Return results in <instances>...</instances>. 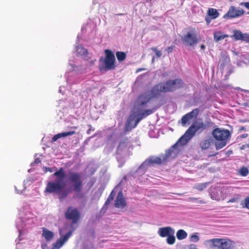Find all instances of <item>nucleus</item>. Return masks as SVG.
<instances>
[{
  "mask_svg": "<svg viewBox=\"0 0 249 249\" xmlns=\"http://www.w3.org/2000/svg\"><path fill=\"white\" fill-rule=\"evenodd\" d=\"M53 176L56 177L55 180L48 182L46 185L45 192L49 194H56L60 200L66 199L70 193V191L64 189L66 183L64 179L66 174L63 167L56 171Z\"/></svg>",
  "mask_w": 249,
  "mask_h": 249,
  "instance_id": "nucleus-1",
  "label": "nucleus"
},
{
  "mask_svg": "<svg viewBox=\"0 0 249 249\" xmlns=\"http://www.w3.org/2000/svg\"><path fill=\"white\" fill-rule=\"evenodd\" d=\"M183 85V81L180 79L161 82L153 87L151 90V94L153 97H156L160 95L162 92H172L182 87Z\"/></svg>",
  "mask_w": 249,
  "mask_h": 249,
  "instance_id": "nucleus-2",
  "label": "nucleus"
},
{
  "mask_svg": "<svg viewBox=\"0 0 249 249\" xmlns=\"http://www.w3.org/2000/svg\"><path fill=\"white\" fill-rule=\"evenodd\" d=\"M206 128L204 123L202 122H195L188 128L185 134L178 141L177 143H181L182 144L187 143L192 139L196 132L201 133Z\"/></svg>",
  "mask_w": 249,
  "mask_h": 249,
  "instance_id": "nucleus-3",
  "label": "nucleus"
},
{
  "mask_svg": "<svg viewBox=\"0 0 249 249\" xmlns=\"http://www.w3.org/2000/svg\"><path fill=\"white\" fill-rule=\"evenodd\" d=\"M212 135L215 140V148L217 150L225 147L231 136L230 131L227 129L216 128L212 131Z\"/></svg>",
  "mask_w": 249,
  "mask_h": 249,
  "instance_id": "nucleus-4",
  "label": "nucleus"
},
{
  "mask_svg": "<svg viewBox=\"0 0 249 249\" xmlns=\"http://www.w3.org/2000/svg\"><path fill=\"white\" fill-rule=\"evenodd\" d=\"M209 249H231L233 242L229 238H213L205 241Z\"/></svg>",
  "mask_w": 249,
  "mask_h": 249,
  "instance_id": "nucleus-5",
  "label": "nucleus"
},
{
  "mask_svg": "<svg viewBox=\"0 0 249 249\" xmlns=\"http://www.w3.org/2000/svg\"><path fill=\"white\" fill-rule=\"evenodd\" d=\"M105 57L103 58L101 57L99 59L100 62H104V66H100L99 69L100 71H109L115 69V57L113 53L110 50L106 49L105 51Z\"/></svg>",
  "mask_w": 249,
  "mask_h": 249,
  "instance_id": "nucleus-6",
  "label": "nucleus"
},
{
  "mask_svg": "<svg viewBox=\"0 0 249 249\" xmlns=\"http://www.w3.org/2000/svg\"><path fill=\"white\" fill-rule=\"evenodd\" d=\"M68 180L72 185L73 190L76 192H80L82 190L83 180L81 176L78 172L69 171Z\"/></svg>",
  "mask_w": 249,
  "mask_h": 249,
  "instance_id": "nucleus-7",
  "label": "nucleus"
},
{
  "mask_svg": "<svg viewBox=\"0 0 249 249\" xmlns=\"http://www.w3.org/2000/svg\"><path fill=\"white\" fill-rule=\"evenodd\" d=\"M177 143H176L168 149L166 151L165 154L162 156V158L157 157L149 159L148 160L149 163L150 164H160L162 162L166 161L169 157L172 156L173 154H177V152H175V149L177 148Z\"/></svg>",
  "mask_w": 249,
  "mask_h": 249,
  "instance_id": "nucleus-8",
  "label": "nucleus"
},
{
  "mask_svg": "<svg viewBox=\"0 0 249 249\" xmlns=\"http://www.w3.org/2000/svg\"><path fill=\"white\" fill-rule=\"evenodd\" d=\"M130 145V144L127 138H124L119 142L115 152V155L118 162L123 161L121 156L126 150H128Z\"/></svg>",
  "mask_w": 249,
  "mask_h": 249,
  "instance_id": "nucleus-9",
  "label": "nucleus"
},
{
  "mask_svg": "<svg viewBox=\"0 0 249 249\" xmlns=\"http://www.w3.org/2000/svg\"><path fill=\"white\" fill-rule=\"evenodd\" d=\"M65 217L66 219L71 220L72 224H75L80 219V213L76 208L70 206L65 213Z\"/></svg>",
  "mask_w": 249,
  "mask_h": 249,
  "instance_id": "nucleus-10",
  "label": "nucleus"
},
{
  "mask_svg": "<svg viewBox=\"0 0 249 249\" xmlns=\"http://www.w3.org/2000/svg\"><path fill=\"white\" fill-rule=\"evenodd\" d=\"M245 11L242 8H236L234 6L230 7L228 12L223 16V18L232 19L243 16Z\"/></svg>",
  "mask_w": 249,
  "mask_h": 249,
  "instance_id": "nucleus-11",
  "label": "nucleus"
},
{
  "mask_svg": "<svg viewBox=\"0 0 249 249\" xmlns=\"http://www.w3.org/2000/svg\"><path fill=\"white\" fill-rule=\"evenodd\" d=\"M182 42L186 45L192 46L196 44L198 39L196 35L194 32H189L186 35L182 37Z\"/></svg>",
  "mask_w": 249,
  "mask_h": 249,
  "instance_id": "nucleus-12",
  "label": "nucleus"
},
{
  "mask_svg": "<svg viewBox=\"0 0 249 249\" xmlns=\"http://www.w3.org/2000/svg\"><path fill=\"white\" fill-rule=\"evenodd\" d=\"M231 37L234 40H241L246 43H249V34L248 33H242L241 31L234 30L233 31V35Z\"/></svg>",
  "mask_w": 249,
  "mask_h": 249,
  "instance_id": "nucleus-13",
  "label": "nucleus"
},
{
  "mask_svg": "<svg viewBox=\"0 0 249 249\" xmlns=\"http://www.w3.org/2000/svg\"><path fill=\"white\" fill-rule=\"evenodd\" d=\"M72 233V231H70L64 236H60V237L53 244L51 249H59L69 239Z\"/></svg>",
  "mask_w": 249,
  "mask_h": 249,
  "instance_id": "nucleus-14",
  "label": "nucleus"
},
{
  "mask_svg": "<svg viewBox=\"0 0 249 249\" xmlns=\"http://www.w3.org/2000/svg\"><path fill=\"white\" fill-rule=\"evenodd\" d=\"M199 108L194 109L192 111L186 114L182 117L181 124L183 126L186 125L188 122L193 118H196L199 113Z\"/></svg>",
  "mask_w": 249,
  "mask_h": 249,
  "instance_id": "nucleus-15",
  "label": "nucleus"
},
{
  "mask_svg": "<svg viewBox=\"0 0 249 249\" xmlns=\"http://www.w3.org/2000/svg\"><path fill=\"white\" fill-rule=\"evenodd\" d=\"M115 207L117 208H124L126 205V202L122 192L120 191L117 195L114 203Z\"/></svg>",
  "mask_w": 249,
  "mask_h": 249,
  "instance_id": "nucleus-16",
  "label": "nucleus"
},
{
  "mask_svg": "<svg viewBox=\"0 0 249 249\" xmlns=\"http://www.w3.org/2000/svg\"><path fill=\"white\" fill-rule=\"evenodd\" d=\"M175 230L171 227H164L160 228L158 230V233L161 237H165L172 233Z\"/></svg>",
  "mask_w": 249,
  "mask_h": 249,
  "instance_id": "nucleus-17",
  "label": "nucleus"
},
{
  "mask_svg": "<svg viewBox=\"0 0 249 249\" xmlns=\"http://www.w3.org/2000/svg\"><path fill=\"white\" fill-rule=\"evenodd\" d=\"M153 112V111L152 109H147L144 110L142 113L138 115L135 120V122L134 123V126L132 127H135L139 122L142 120L143 118L146 117L147 116L151 114Z\"/></svg>",
  "mask_w": 249,
  "mask_h": 249,
  "instance_id": "nucleus-18",
  "label": "nucleus"
},
{
  "mask_svg": "<svg viewBox=\"0 0 249 249\" xmlns=\"http://www.w3.org/2000/svg\"><path fill=\"white\" fill-rule=\"evenodd\" d=\"M54 236V234L53 232L45 228H42V236L45 239L46 241H51L53 239Z\"/></svg>",
  "mask_w": 249,
  "mask_h": 249,
  "instance_id": "nucleus-19",
  "label": "nucleus"
},
{
  "mask_svg": "<svg viewBox=\"0 0 249 249\" xmlns=\"http://www.w3.org/2000/svg\"><path fill=\"white\" fill-rule=\"evenodd\" d=\"M136 119V116H134L133 115H130L129 116L125 125V130L126 131H130L132 129L134 128L132 127V126L134 125V123L133 124V122L134 121H135Z\"/></svg>",
  "mask_w": 249,
  "mask_h": 249,
  "instance_id": "nucleus-20",
  "label": "nucleus"
},
{
  "mask_svg": "<svg viewBox=\"0 0 249 249\" xmlns=\"http://www.w3.org/2000/svg\"><path fill=\"white\" fill-rule=\"evenodd\" d=\"M75 134V131H74L58 133V134L55 135L52 138V142H54L56 141L58 139H60L62 137H67L69 136H71V135H72Z\"/></svg>",
  "mask_w": 249,
  "mask_h": 249,
  "instance_id": "nucleus-21",
  "label": "nucleus"
},
{
  "mask_svg": "<svg viewBox=\"0 0 249 249\" xmlns=\"http://www.w3.org/2000/svg\"><path fill=\"white\" fill-rule=\"evenodd\" d=\"M213 142V140L211 137H209L202 141L200 143V146L202 149H208Z\"/></svg>",
  "mask_w": 249,
  "mask_h": 249,
  "instance_id": "nucleus-22",
  "label": "nucleus"
},
{
  "mask_svg": "<svg viewBox=\"0 0 249 249\" xmlns=\"http://www.w3.org/2000/svg\"><path fill=\"white\" fill-rule=\"evenodd\" d=\"M228 36V35L224 34L221 31H216L213 33L214 40L216 42H219Z\"/></svg>",
  "mask_w": 249,
  "mask_h": 249,
  "instance_id": "nucleus-23",
  "label": "nucleus"
},
{
  "mask_svg": "<svg viewBox=\"0 0 249 249\" xmlns=\"http://www.w3.org/2000/svg\"><path fill=\"white\" fill-rule=\"evenodd\" d=\"M148 101L149 99H147L146 96L143 94L140 95L137 100L138 105L142 107H144Z\"/></svg>",
  "mask_w": 249,
  "mask_h": 249,
  "instance_id": "nucleus-24",
  "label": "nucleus"
},
{
  "mask_svg": "<svg viewBox=\"0 0 249 249\" xmlns=\"http://www.w3.org/2000/svg\"><path fill=\"white\" fill-rule=\"evenodd\" d=\"M187 233L183 230L180 229L177 231V238L178 240H181L185 239L187 236Z\"/></svg>",
  "mask_w": 249,
  "mask_h": 249,
  "instance_id": "nucleus-25",
  "label": "nucleus"
},
{
  "mask_svg": "<svg viewBox=\"0 0 249 249\" xmlns=\"http://www.w3.org/2000/svg\"><path fill=\"white\" fill-rule=\"evenodd\" d=\"M208 14L212 17V19H215L219 16L218 11L214 8H210L208 10Z\"/></svg>",
  "mask_w": 249,
  "mask_h": 249,
  "instance_id": "nucleus-26",
  "label": "nucleus"
},
{
  "mask_svg": "<svg viewBox=\"0 0 249 249\" xmlns=\"http://www.w3.org/2000/svg\"><path fill=\"white\" fill-rule=\"evenodd\" d=\"M114 196H115V193L113 192V191H112L110 193V195H109V196L107 197L106 201H105V203L104 204V206L102 208V209H105V210H107V206L109 204L110 201H111L112 200H113Z\"/></svg>",
  "mask_w": 249,
  "mask_h": 249,
  "instance_id": "nucleus-27",
  "label": "nucleus"
},
{
  "mask_svg": "<svg viewBox=\"0 0 249 249\" xmlns=\"http://www.w3.org/2000/svg\"><path fill=\"white\" fill-rule=\"evenodd\" d=\"M76 52L78 55H85L88 54V50L81 45L76 47Z\"/></svg>",
  "mask_w": 249,
  "mask_h": 249,
  "instance_id": "nucleus-28",
  "label": "nucleus"
},
{
  "mask_svg": "<svg viewBox=\"0 0 249 249\" xmlns=\"http://www.w3.org/2000/svg\"><path fill=\"white\" fill-rule=\"evenodd\" d=\"M175 231L167 236L166 242L169 245H173L176 242V238L175 237Z\"/></svg>",
  "mask_w": 249,
  "mask_h": 249,
  "instance_id": "nucleus-29",
  "label": "nucleus"
},
{
  "mask_svg": "<svg viewBox=\"0 0 249 249\" xmlns=\"http://www.w3.org/2000/svg\"><path fill=\"white\" fill-rule=\"evenodd\" d=\"M116 55L119 62L124 60L126 57L125 53L123 52H117L116 53Z\"/></svg>",
  "mask_w": 249,
  "mask_h": 249,
  "instance_id": "nucleus-30",
  "label": "nucleus"
},
{
  "mask_svg": "<svg viewBox=\"0 0 249 249\" xmlns=\"http://www.w3.org/2000/svg\"><path fill=\"white\" fill-rule=\"evenodd\" d=\"M208 184V183H207V182L199 183V184H196L194 188L199 191H202L204 189H205L206 188Z\"/></svg>",
  "mask_w": 249,
  "mask_h": 249,
  "instance_id": "nucleus-31",
  "label": "nucleus"
},
{
  "mask_svg": "<svg viewBox=\"0 0 249 249\" xmlns=\"http://www.w3.org/2000/svg\"><path fill=\"white\" fill-rule=\"evenodd\" d=\"M240 174L242 176L246 177L249 173L248 169L246 167H242L240 169Z\"/></svg>",
  "mask_w": 249,
  "mask_h": 249,
  "instance_id": "nucleus-32",
  "label": "nucleus"
},
{
  "mask_svg": "<svg viewBox=\"0 0 249 249\" xmlns=\"http://www.w3.org/2000/svg\"><path fill=\"white\" fill-rule=\"evenodd\" d=\"M243 208H245L249 210V196L244 199V203H242Z\"/></svg>",
  "mask_w": 249,
  "mask_h": 249,
  "instance_id": "nucleus-33",
  "label": "nucleus"
},
{
  "mask_svg": "<svg viewBox=\"0 0 249 249\" xmlns=\"http://www.w3.org/2000/svg\"><path fill=\"white\" fill-rule=\"evenodd\" d=\"M151 50L155 52L157 57H160L161 56L162 53L161 51L158 50L156 47H152Z\"/></svg>",
  "mask_w": 249,
  "mask_h": 249,
  "instance_id": "nucleus-34",
  "label": "nucleus"
},
{
  "mask_svg": "<svg viewBox=\"0 0 249 249\" xmlns=\"http://www.w3.org/2000/svg\"><path fill=\"white\" fill-rule=\"evenodd\" d=\"M190 239L192 241L197 242L199 241V238L197 235L193 234L191 236Z\"/></svg>",
  "mask_w": 249,
  "mask_h": 249,
  "instance_id": "nucleus-35",
  "label": "nucleus"
},
{
  "mask_svg": "<svg viewBox=\"0 0 249 249\" xmlns=\"http://www.w3.org/2000/svg\"><path fill=\"white\" fill-rule=\"evenodd\" d=\"M239 4L240 6H244L247 9L249 10V2H242L240 3ZM248 14H249V12H248Z\"/></svg>",
  "mask_w": 249,
  "mask_h": 249,
  "instance_id": "nucleus-36",
  "label": "nucleus"
},
{
  "mask_svg": "<svg viewBox=\"0 0 249 249\" xmlns=\"http://www.w3.org/2000/svg\"><path fill=\"white\" fill-rule=\"evenodd\" d=\"M175 48V46L174 45H172V46H171L165 49V50L168 53H170L173 52V51Z\"/></svg>",
  "mask_w": 249,
  "mask_h": 249,
  "instance_id": "nucleus-37",
  "label": "nucleus"
},
{
  "mask_svg": "<svg viewBox=\"0 0 249 249\" xmlns=\"http://www.w3.org/2000/svg\"><path fill=\"white\" fill-rule=\"evenodd\" d=\"M188 249H198L196 245L195 244H191L189 245L188 247Z\"/></svg>",
  "mask_w": 249,
  "mask_h": 249,
  "instance_id": "nucleus-38",
  "label": "nucleus"
},
{
  "mask_svg": "<svg viewBox=\"0 0 249 249\" xmlns=\"http://www.w3.org/2000/svg\"><path fill=\"white\" fill-rule=\"evenodd\" d=\"M45 172H47L48 171L50 172H53V170L51 168H50V167H45Z\"/></svg>",
  "mask_w": 249,
  "mask_h": 249,
  "instance_id": "nucleus-39",
  "label": "nucleus"
},
{
  "mask_svg": "<svg viewBox=\"0 0 249 249\" xmlns=\"http://www.w3.org/2000/svg\"><path fill=\"white\" fill-rule=\"evenodd\" d=\"M205 20L207 22V25L209 24L211 22V19L209 18L206 17Z\"/></svg>",
  "mask_w": 249,
  "mask_h": 249,
  "instance_id": "nucleus-40",
  "label": "nucleus"
},
{
  "mask_svg": "<svg viewBox=\"0 0 249 249\" xmlns=\"http://www.w3.org/2000/svg\"><path fill=\"white\" fill-rule=\"evenodd\" d=\"M248 136V134H243L241 135L240 136V138H247V137Z\"/></svg>",
  "mask_w": 249,
  "mask_h": 249,
  "instance_id": "nucleus-41",
  "label": "nucleus"
},
{
  "mask_svg": "<svg viewBox=\"0 0 249 249\" xmlns=\"http://www.w3.org/2000/svg\"><path fill=\"white\" fill-rule=\"evenodd\" d=\"M237 199L236 198H232L229 200V202H236Z\"/></svg>",
  "mask_w": 249,
  "mask_h": 249,
  "instance_id": "nucleus-42",
  "label": "nucleus"
},
{
  "mask_svg": "<svg viewBox=\"0 0 249 249\" xmlns=\"http://www.w3.org/2000/svg\"><path fill=\"white\" fill-rule=\"evenodd\" d=\"M41 162V160L39 158H36L35 160V162L36 163H38Z\"/></svg>",
  "mask_w": 249,
  "mask_h": 249,
  "instance_id": "nucleus-43",
  "label": "nucleus"
},
{
  "mask_svg": "<svg viewBox=\"0 0 249 249\" xmlns=\"http://www.w3.org/2000/svg\"><path fill=\"white\" fill-rule=\"evenodd\" d=\"M196 200H197V198H195V197H190V198H189V201H195Z\"/></svg>",
  "mask_w": 249,
  "mask_h": 249,
  "instance_id": "nucleus-44",
  "label": "nucleus"
},
{
  "mask_svg": "<svg viewBox=\"0 0 249 249\" xmlns=\"http://www.w3.org/2000/svg\"><path fill=\"white\" fill-rule=\"evenodd\" d=\"M246 127L245 126H241L239 128V130L242 131V130H245Z\"/></svg>",
  "mask_w": 249,
  "mask_h": 249,
  "instance_id": "nucleus-45",
  "label": "nucleus"
},
{
  "mask_svg": "<svg viewBox=\"0 0 249 249\" xmlns=\"http://www.w3.org/2000/svg\"><path fill=\"white\" fill-rule=\"evenodd\" d=\"M200 48L202 49V50H204L205 49V46L203 44H202L201 46H200Z\"/></svg>",
  "mask_w": 249,
  "mask_h": 249,
  "instance_id": "nucleus-46",
  "label": "nucleus"
},
{
  "mask_svg": "<svg viewBox=\"0 0 249 249\" xmlns=\"http://www.w3.org/2000/svg\"><path fill=\"white\" fill-rule=\"evenodd\" d=\"M142 70H143L142 69H138V70L137 71V72L140 71H142Z\"/></svg>",
  "mask_w": 249,
  "mask_h": 249,
  "instance_id": "nucleus-47",
  "label": "nucleus"
},
{
  "mask_svg": "<svg viewBox=\"0 0 249 249\" xmlns=\"http://www.w3.org/2000/svg\"><path fill=\"white\" fill-rule=\"evenodd\" d=\"M71 128H74V129H76L77 128V126H74L71 127Z\"/></svg>",
  "mask_w": 249,
  "mask_h": 249,
  "instance_id": "nucleus-48",
  "label": "nucleus"
},
{
  "mask_svg": "<svg viewBox=\"0 0 249 249\" xmlns=\"http://www.w3.org/2000/svg\"><path fill=\"white\" fill-rule=\"evenodd\" d=\"M217 154V153H216L213 155H211V156H216Z\"/></svg>",
  "mask_w": 249,
  "mask_h": 249,
  "instance_id": "nucleus-49",
  "label": "nucleus"
},
{
  "mask_svg": "<svg viewBox=\"0 0 249 249\" xmlns=\"http://www.w3.org/2000/svg\"><path fill=\"white\" fill-rule=\"evenodd\" d=\"M124 14H117V15H119V16H122V15H124Z\"/></svg>",
  "mask_w": 249,
  "mask_h": 249,
  "instance_id": "nucleus-50",
  "label": "nucleus"
},
{
  "mask_svg": "<svg viewBox=\"0 0 249 249\" xmlns=\"http://www.w3.org/2000/svg\"><path fill=\"white\" fill-rule=\"evenodd\" d=\"M124 161H123V164H122L121 166H120V167L123 166V165L124 164Z\"/></svg>",
  "mask_w": 249,
  "mask_h": 249,
  "instance_id": "nucleus-51",
  "label": "nucleus"
},
{
  "mask_svg": "<svg viewBox=\"0 0 249 249\" xmlns=\"http://www.w3.org/2000/svg\"><path fill=\"white\" fill-rule=\"evenodd\" d=\"M178 195H179V196H181V195H183V194H178Z\"/></svg>",
  "mask_w": 249,
  "mask_h": 249,
  "instance_id": "nucleus-52",
  "label": "nucleus"
},
{
  "mask_svg": "<svg viewBox=\"0 0 249 249\" xmlns=\"http://www.w3.org/2000/svg\"><path fill=\"white\" fill-rule=\"evenodd\" d=\"M154 61V57H153L152 58V62H153Z\"/></svg>",
  "mask_w": 249,
  "mask_h": 249,
  "instance_id": "nucleus-53",
  "label": "nucleus"
}]
</instances>
